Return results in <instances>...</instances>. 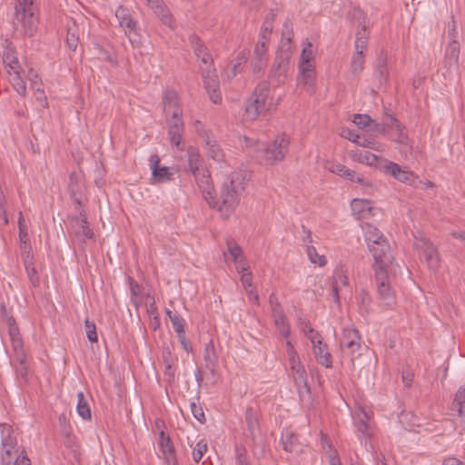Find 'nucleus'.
<instances>
[{"label": "nucleus", "mask_w": 465, "mask_h": 465, "mask_svg": "<svg viewBox=\"0 0 465 465\" xmlns=\"http://www.w3.org/2000/svg\"><path fill=\"white\" fill-rule=\"evenodd\" d=\"M207 144L209 155L215 161H222L224 157V154L220 145L217 144L215 142L213 143L211 142H208Z\"/></svg>", "instance_id": "nucleus-51"}, {"label": "nucleus", "mask_w": 465, "mask_h": 465, "mask_svg": "<svg viewBox=\"0 0 465 465\" xmlns=\"http://www.w3.org/2000/svg\"><path fill=\"white\" fill-rule=\"evenodd\" d=\"M351 207L352 213L357 216L359 220L366 218L368 215L371 214L372 207L371 201L353 199L351 203Z\"/></svg>", "instance_id": "nucleus-26"}, {"label": "nucleus", "mask_w": 465, "mask_h": 465, "mask_svg": "<svg viewBox=\"0 0 465 465\" xmlns=\"http://www.w3.org/2000/svg\"><path fill=\"white\" fill-rule=\"evenodd\" d=\"M203 361L205 367H212L213 364H219V357L215 351L213 340H210L204 346Z\"/></svg>", "instance_id": "nucleus-32"}, {"label": "nucleus", "mask_w": 465, "mask_h": 465, "mask_svg": "<svg viewBox=\"0 0 465 465\" xmlns=\"http://www.w3.org/2000/svg\"><path fill=\"white\" fill-rule=\"evenodd\" d=\"M313 354L319 364L325 368L332 367V360L326 343L321 342L312 346Z\"/></svg>", "instance_id": "nucleus-25"}, {"label": "nucleus", "mask_w": 465, "mask_h": 465, "mask_svg": "<svg viewBox=\"0 0 465 465\" xmlns=\"http://www.w3.org/2000/svg\"><path fill=\"white\" fill-rule=\"evenodd\" d=\"M308 340L311 341L312 346L316 344H321L322 342V338L321 334L315 331L312 327H309L308 331H306V335Z\"/></svg>", "instance_id": "nucleus-63"}, {"label": "nucleus", "mask_w": 465, "mask_h": 465, "mask_svg": "<svg viewBox=\"0 0 465 465\" xmlns=\"http://www.w3.org/2000/svg\"><path fill=\"white\" fill-rule=\"evenodd\" d=\"M316 77L315 65L305 64L299 65V74L297 76L298 85L312 87Z\"/></svg>", "instance_id": "nucleus-23"}, {"label": "nucleus", "mask_w": 465, "mask_h": 465, "mask_svg": "<svg viewBox=\"0 0 465 465\" xmlns=\"http://www.w3.org/2000/svg\"><path fill=\"white\" fill-rule=\"evenodd\" d=\"M364 53L354 52L350 64V70L351 74L354 75L360 74L364 68Z\"/></svg>", "instance_id": "nucleus-38"}, {"label": "nucleus", "mask_w": 465, "mask_h": 465, "mask_svg": "<svg viewBox=\"0 0 465 465\" xmlns=\"http://www.w3.org/2000/svg\"><path fill=\"white\" fill-rule=\"evenodd\" d=\"M160 158L157 154H153L150 157V167L152 169V179L155 183H166L171 181L173 176L172 168L159 165Z\"/></svg>", "instance_id": "nucleus-16"}, {"label": "nucleus", "mask_w": 465, "mask_h": 465, "mask_svg": "<svg viewBox=\"0 0 465 465\" xmlns=\"http://www.w3.org/2000/svg\"><path fill=\"white\" fill-rule=\"evenodd\" d=\"M166 123L168 125V134L171 144L182 150L180 146L184 131V124L182 116H179V111L176 110L173 112V117H167Z\"/></svg>", "instance_id": "nucleus-12"}, {"label": "nucleus", "mask_w": 465, "mask_h": 465, "mask_svg": "<svg viewBox=\"0 0 465 465\" xmlns=\"http://www.w3.org/2000/svg\"><path fill=\"white\" fill-rule=\"evenodd\" d=\"M243 140L249 153L257 161L268 165L282 162L285 158L290 144L284 134L276 135L273 141L267 144L247 136H244Z\"/></svg>", "instance_id": "nucleus-2"}, {"label": "nucleus", "mask_w": 465, "mask_h": 465, "mask_svg": "<svg viewBox=\"0 0 465 465\" xmlns=\"http://www.w3.org/2000/svg\"><path fill=\"white\" fill-rule=\"evenodd\" d=\"M330 172L351 182H356L364 187H371V183L362 175L357 174L353 170L349 169L340 163H332L329 167Z\"/></svg>", "instance_id": "nucleus-15"}, {"label": "nucleus", "mask_w": 465, "mask_h": 465, "mask_svg": "<svg viewBox=\"0 0 465 465\" xmlns=\"http://www.w3.org/2000/svg\"><path fill=\"white\" fill-rule=\"evenodd\" d=\"M362 230L364 232V237L368 243V247H370V243H377L381 240H386L381 232L370 223H366L362 224Z\"/></svg>", "instance_id": "nucleus-33"}, {"label": "nucleus", "mask_w": 465, "mask_h": 465, "mask_svg": "<svg viewBox=\"0 0 465 465\" xmlns=\"http://www.w3.org/2000/svg\"><path fill=\"white\" fill-rule=\"evenodd\" d=\"M387 63V54L381 51L379 54L374 65V75L380 84H383L388 81L389 70Z\"/></svg>", "instance_id": "nucleus-22"}, {"label": "nucleus", "mask_w": 465, "mask_h": 465, "mask_svg": "<svg viewBox=\"0 0 465 465\" xmlns=\"http://www.w3.org/2000/svg\"><path fill=\"white\" fill-rule=\"evenodd\" d=\"M11 76V83L14 89L17 92V94L25 97L26 95V84L20 75V70L12 72Z\"/></svg>", "instance_id": "nucleus-41"}, {"label": "nucleus", "mask_w": 465, "mask_h": 465, "mask_svg": "<svg viewBox=\"0 0 465 465\" xmlns=\"http://www.w3.org/2000/svg\"><path fill=\"white\" fill-rule=\"evenodd\" d=\"M153 10L154 14L159 17V19L163 22V24H164L172 29L174 28L175 23L173 15L163 2L157 5H153Z\"/></svg>", "instance_id": "nucleus-28"}, {"label": "nucleus", "mask_w": 465, "mask_h": 465, "mask_svg": "<svg viewBox=\"0 0 465 465\" xmlns=\"http://www.w3.org/2000/svg\"><path fill=\"white\" fill-rule=\"evenodd\" d=\"M291 369L292 371L295 372V381L297 383H303L306 384L307 382V375L306 371L304 370V367L302 366L299 356H292V358L289 359Z\"/></svg>", "instance_id": "nucleus-31"}, {"label": "nucleus", "mask_w": 465, "mask_h": 465, "mask_svg": "<svg viewBox=\"0 0 465 465\" xmlns=\"http://www.w3.org/2000/svg\"><path fill=\"white\" fill-rule=\"evenodd\" d=\"M332 282H337V285L340 287L341 285L347 286L349 284L348 277L345 275L343 270L337 269L334 272Z\"/></svg>", "instance_id": "nucleus-58"}, {"label": "nucleus", "mask_w": 465, "mask_h": 465, "mask_svg": "<svg viewBox=\"0 0 465 465\" xmlns=\"http://www.w3.org/2000/svg\"><path fill=\"white\" fill-rule=\"evenodd\" d=\"M24 265H25V271H26V273H27V276H28V279H29L31 284L34 287L38 286L40 283V279H39L38 272L35 267L34 261H32L31 262H25Z\"/></svg>", "instance_id": "nucleus-46"}, {"label": "nucleus", "mask_w": 465, "mask_h": 465, "mask_svg": "<svg viewBox=\"0 0 465 465\" xmlns=\"http://www.w3.org/2000/svg\"><path fill=\"white\" fill-rule=\"evenodd\" d=\"M384 170L387 173L391 174L395 179H397L401 170V167L396 163L387 162V163L384 165Z\"/></svg>", "instance_id": "nucleus-64"}, {"label": "nucleus", "mask_w": 465, "mask_h": 465, "mask_svg": "<svg viewBox=\"0 0 465 465\" xmlns=\"http://www.w3.org/2000/svg\"><path fill=\"white\" fill-rule=\"evenodd\" d=\"M352 23L357 24L356 39L354 43L355 52L364 53L367 48L369 33L366 27V16L361 9H353L350 13Z\"/></svg>", "instance_id": "nucleus-8"}, {"label": "nucleus", "mask_w": 465, "mask_h": 465, "mask_svg": "<svg viewBox=\"0 0 465 465\" xmlns=\"http://www.w3.org/2000/svg\"><path fill=\"white\" fill-rule=\"evenodd\" d=\"M3 62L7 67V73L12 75V72L20 70L19 61L16 55L15 49L12 46V44L5 41V45L3 50Z\"/></svg>", "instance_id": "nucleus-19"}, {"label": "nucleus", "mask_w": 465, "mask_h": 465, "mask_svg": "<svg viewBox=\"0 0 465 465\" xmlns=\"http://www.w3.org/2000/svg\"><path fill=\"white\" fill-rule=\"evenodd\" d=\"M363 418H360L359 420L355 422V426L357 428V430L361 433L362 435L367 434L368 430V420L369 417L366 412L362 411Z\"/></svg>", "instance_id": "nucleus-62"}, {"label": "nucleus", "mask_w": 465, "mask_h": 465, "mask_svg": "<svg viewBox=\"0 0 465 465\" xmlns=\"http://www.w3.org/2000/svg\"><path fill=\"white\" fill-rule=\"evenodd\" d=\"M312 43L306 39L305 45L303 46L301 54V62L299 65L314 64L313 53L312 50Z\"/></svg>", "instance_id": "nucleus-42"}, {"label": "nucleus", "mask_w": 465, "mask_h": 465, "mask_svg": "<svg viewBox=\"0 0 465 465\" xmlns=\"http://www.w3.org/2000/svg\"><path fill=\"white\" fill-rule=\"evenodd\" d=\"M351 141L363 148H370L377 152H381V144L371 137L366 135H355V138H351Z\"/></svg>", "instance_id": "nucleus-34"}, {"label": "nucleus", "mask_w": 465, "mask_h": 465, "mask_svg": "<svg viewBox=\"0 0 465 465\" xmlns=\"http://www.w3.org/2000/svg\"><path fill=\"white\" fill-rule=\"evenodd\" d=\"M115 17L118 20L119 26L124 30L131 45L134 47L137 46L139 41L133 38L134 35H137V22L132 17L130 10L121 5L115 10Z\"/></svg>", "instance_id": "nucleus-7"}, {"label": "nucleus", "mask_w": 465, "mask_h": 465, "mask_svg": "<svg viewBox=\"0 0 465 465\" xmlns=\"http://www.w3.org/2000/svg\"><path fill=\"white\" fill-rule=\"evenodd\" d=\"M32 88L33 90L35 91V94H36V99L38 101H40L41 103H45V106L47 107V101H46V96L44 93V90L42 88V84L41 83H37L36 81H34L32 83Z\"/></svg>", "instance_id": "nucleus-60"}, {"label": "nucleus", "mask_w": 465, "mask_h": 465, "mask_svg": "<svg viewBox=\"0 0 465 465\" xmlns=\"http://www.w3.org/2000/svg\"><path fill=\"white\" fill-rule=\"evenodd\" d=\"M353 123L359 127L365 128L371 125L372 119L368 114H355Z\"/></svg>", "instance_id": "nucleus-57"}, {"label": "nucleus", "mask_w": 465, "mask_h": 465, "mask_svg": "<svg viewBox=\"0 0 465 465\" xmlns=\"http://www.w3.org/2000/svg\"><path fill=\"white\" fill-rule=\"evenodd\" d=\"M369 250L374 259L373 269L375 272L377 271H388L394 258L387 240H381L377 243H370Z\"/></svg>", "instance_id": "nucleus-5"}, {"label": "nucleus", "mask_w": 465, "mask_h": 465, "mask_svg": "<svg viewBox=\"0 0 465 465\" xmlns=\"http://www.w3.org/2000/svg\"><path fill=\"white\" fill-rule=\"evenodd\" d=\"M451 410L460 417L465 416V387H460L451 404Z\"/></svg>", "instance_id": "nucleus-36"}, {"label": "nucleus", "mask_w": 465, "mask_h": 465, "mask_svg": "<svg viewBox=\"0 0 465 465\" xmlns=\"http://www.w3.org/2000/svg\"><path fill=\"white\" fill-rule=\"evenodd\" d=\"M375 281L381 304L385 308H392L396 304V297L389 282L388 271H377Z\"/></svg>", "instance_id": "nucleus-6"}, {"label": "nucleus", "mask_w": 465, "mask_h": 465, "mask_svg": "<svg viewBox=\"0 0 465 465\" xmlns=\"http://www.w3.org/2000/svg\"><path fill=\"white\" fill-rule=\"evenodd\" d=\"M77 413L84 420H89L92 418L90 406L83 391L77 393Z\"/></svg>", "instance_id": "nucleus-35"}, {"label": "nucleus", "mask_w": 465, "mask_h": 465, "mask_svg": "<svg viewBox=\"0 0 465 465\" xmlns=\"http://www.w3.org/2000/svg\"><path fill=\"white\" fill-rule=\"evenodd\" d=\"M460 54V44L457 40H452L446 48L445 62L450 66H457Z\"/></svg>", "instance_id": "nucleus-30"}, {"label": "nucleus", "mask_w": 465, "mask_h": 465, "mask_svg": "<svg viewBox=\"0 0 465 465\" xmlns=\"http://www.w3.org/2000/svg\"><path fill=\"white\" fill-rule=\"evenodd\" d=\"M77 28L76 25L74 22L72 25H68L67 28V35H66V43L68 47L74 51L78 45V35L76 34Z\"/></svg>", "instance_id": "nucleus-44"}, {"label": "nucleus", "mask_w": 465, "mask_h": 465, "mask_svg": "<svg viewBox=\"0 0 465 465\" xmlns=\"http://www.w3.org/2000/svg\"><path fill=\"white\" fill-rule=\"evenodd\" d=\"M291 56L289 54L276 52V55L270 70V78L276 79L277 83H282L287 74Z\"/></svg>", "instance_id": "nucleus-14"}, {"label": "nucleus", "mask_w": 465, "mask_h": 465, "mask_svg": "<svg viewBox=\"0 0 465 465\" xmlns=\"http://www.w3.org/2000/svg\"><path fill=\"white\" fill-rule=\"evenodd\" d=\"M195 181L202 191L204 198L209 202L214 200L213 196V185L211 180V176L206 169H203L194 174Z\"/></svg>", "instance_id": "nucleus-18"}, {"label": "nucleus", "mask_w": 465, "mask_h": 465, "mask_svg": "<svg viewBox=\"0 0 465 465\" xmlns=\"http://www.w3.org/2000/svg\"><path fill=\"white\" fill-rule=\"evenodd\" d=\"M188 170L192 174H194L203 169V160L196 148L190 147L188 149Z\"/></svg>", "instance_id": "nucleus-27"}, {"label": "nucleus", "mask_w": 465, "mask_h": 465, "mask_svg": "<svg viewBox=\"0 0 465 465\" xmlns=\"http://www.w3.org/2000/svg\"><path fill=\"white\" fill-rule=\"evenodd\" d=\"M160 457L164 460L165 465H178L175 450L168 449L167 452L162 453Z\"/></svg>", "instance_id": "nucleus-61"}, {"label": "nucleus", "mask_w": 465, "mask_h": 465, "mask_svg": "<svg viewBox=\"0 0 465 465\" xmlns=\"http://www.w3.org/2000/svg\"><path fill=\"white\" fill-rule=\"evenodd\" d=\"M71 226L74 234L83 242L94 237V232L89 227L85 214L83 212L79 213V216H72L70 218Z\"/></svg>", "instance_id": "nucleus-13"}, {"label": "nucleus", "mask_w": 465, "mask_h": 465, "mask_svg": "<svg viewBox=\"0 0 465 465\" xmlns=\"http://www.w3.org/2000/svg\"><path fill=\"white\" fill-rule=\"evenodd\" d=\"M189 40L193 49V52L198 58H201V56H203V54L208 52L207 47L203 45L202 40L196 35H192Z\"/></svg>", "instance_id": "nucleus-43"}, {"label": "nucleus", "mask_w": 465, "mask_h": 465, "mask_svg": "<svg viewBox=\"0 0 465 465\" xmlns=\"http://www.w3.org/2000/svg\"><path fill=\"white\" fill-rule=\"evenodd\" d=\"M274 319V324L283 337H288L291 334V328L290 325L286 320L285 314H276V316H273Z\"/></svg>", "instance_id": "nucleus-40"}, {"label": "nucleus", "mask_w": 465, "mask_h": 465, "mask_svg": "<svg viewBox=\"0 0 465 465\" xmlns=\"http://www.w3.org/2000/svg\"><path fill=\"white\" fill-rule=\"evenodd\" d=\"M21 256L25 262H31L34 261V255L32 253V246L30 242L20 243Z\"/></svg>", "instance_id": "nucleus-54"}, {"label": "nucleus", "mask_w": 465, "mask_h": 465, "mask_svg": "<svg viewBox=\"0 0 465 465\" xmlns=\"http://www.w3.org/2000/svg\"><path fill=\"white\" fill-rule=\"evenodd\" d=\"M34 0H17L15 6V25H21V33L25 36L34 35L37 27V17L35 15ZM18 30V27H16Z\"/></svg>", "instance_id": "nucleus-4"}, {"label": "nucleus", "mask_w": 465, "mask_h": 465, "mask_svg": "<svg viewBox=\"0 0 465 465\" xmlns=\"http://www.w3.org/2000/svg\"><path fill=\"white\" fill-rule=\"evenodd\" d=\"M292 37L282 36L280 47L277 52L292 55Z\"/></svg>", "instance_id": "nucleus-59"}, {"label": "nucleus", "mask_w": 465, "mask_h": 465, "mask_svg": "<svg viewBox=\"0 0 465 465\" xmlns=\"http://www.w3.org/2000/svg\"><path fill=\"white\" fill-rule=\"evenodd\" d=\"M269 43L258 41L252 58L251 65L253 73H260L266 64Z\"/></svg>", "instance_id": "nucleus-17"}, {"label": "nucleus", "mask_w": 465, "mask_h": 465, "mask_svg": "<svg viewBox=\"0 0 465 465\" xmlns=\"http://www.w3.org/2000/svg\"><path fill=\"white\" fill-rule=\"evenodd\" d=\"M360 332L353 328H344L340 341V347L344 354L353 359L354 353L361 348Z\"/></svg>", "instance_id": "nucleus-10"}, {"label": "nucleus", "mask_w": 465, "mask_h": 465, "mask_svg": "<svg viewBox=\"0 0 465 465\" xmlns=\"http://www.w3.org/2000/svg\"><path fill=\"white\" fill-rule=\"evenodd\" d=\"M380 156L362 149H357L352 152V159L360 163L366 165H375Z\"/></svg>", "instance_id": "nucleus-29"}, {"label": "nucleus", "mask_w": 465, "mask_h": 465, "mask_svg": "<svg viewBox=\"0 0 465 465\" xmlns=\"http://www.w3.org/2000/svg\"><path fill=\"white\" fill-rule=\"evenodd\" d=\"M417 248L421 259L425 261L431 271H436L440 267V254L437 248L429 240L420 239L417 243Z\"/></svg>", "instance_id": "nucleus-11"}, {"label": "nucleus", "mask_w": 465, "mask_h": 465, "mask_svg": "<svg viewBox=\"0 0 465 465\" xmlns=\"http://www.w3.org/2000/svg\"><path fill=\"white\" fill-rule=\"evenodd\" d=\"M272 31V19L269 20L268 18H266L261 27L258 41L269 43Z\"/></svg>", "instance_id": "nucleus-47"}, {"label": "nucleus", "mask_w": 465, "mask_h": 465, "mask_svg": "<svg viewBox=\"0 0 465 465\" xmlns=\"http://www.w3.org/2000/svg\"><path fill=\"white\" fill-rule=\"evenodd\" d=\"M206 451H207V442L203 440L198 441L193 450V460L195 462H199Z\"/></svg>", "instance_id": "nucleus-52"}, {"label": "nucleus", "mask_w": 465, "mask_h": 465, "mask_svg": "<svg viewBox=\"0 0 465 465\" xmlns=\"http://www.w3.org/2000/svg\"><path fill=\"white\" fill-rule=\"evenodd\" d=\"M227 252L231 255L234 263L238 262L239 258L242 256V248L235 243L232 240L227 241Z\"/></svg>", "instance_id": "nucleus-49"}, {"label": "nucleus", "mask_w": 465, "mask_h": 465, "mask_svg": "<svg viewBox=\"0 0 465 465\" xmlns=\"http://www.w3.org/2000/svg\"><path fill=\"white\" fill-rule=\"evenodd\" d=\"M158 445L161 454L163 452H167L168 449H172V450H174L173 444L172 443L170 437L166 435L163 430L160 432Z\"/></svg>", "instance_id": "nucleus-50"}, {"label": "nucleus", "mask_w": 465, "mask_h": 465, "mask_svg": "<svg viewBox=\"0 0 465 465\" xmlns=\"http://www.w3.org/2000/svg\"><path fill=\"white\" fill-rule=\"evenodd\" d=\"M269 93L270 85L268 83L262 82L256 86L252 96L245 104V120L252 122L260 116H265L268 112L276 107V104L270 97Z\"/></svg>", "instance_id": "nucleus-3"}, {"label": "nucleus", "mask_w": 465, "mask_h": 465, "mask_svg": "<svg viewBox=\"0 0 465 465\" xmlns=\"http://www.w3.org/2000/svg\"><path fill=\"white\" fill-rule=\"evenodd\" d=\"M13 352H14V359L15 361H17L20 364L19 371L24 376L26 374V353L24 349V341L23 339H18L11 341Z\"/></svg>", "instance_id": "nucleus-24"}, {"label": "nucleus", "mask_w": 465, "mask_h": 465, "mask_svg": "<svg viewBox=\"0 0 465 465\" xmlns=\"http://www.w3.org/2000/svg\"><path fill=\"white\" fill-rule=\"evenodd\" d=\"M202 77L211 101L216 104H220L222 102V95L219 90L220 83L215 68H202Z\"/></svg>", "instance_id": "nucleus-9"}, {"label": "nucleus", "mask_w": 465, "mask_h": 465, "mask_svg": "<svg viewBox=\"0 0 465 465\" xmlns=\"http://www.w3.org/2000/svg\"><path fill=\"white\" fill-rule=\"evenodd\" d=\"M245 422L250 435L253 438L255 431L259 429V421L256 411L252 407L246 410Z\"/></svg>", "instance_id": "nucleus-37"}, {"label": "nucleus", "mask_w": 465, "mask_h": 465, "mask_svg": "<svg viewBox=\"0 0 465 465\" xmlns=\"http://www.w3.org/2000/svg\"><path fill=\"white\" fill-rule=\"evenodd\" d=\"M176 110L179 111V116H182L177 93L173 89H167L163 96V113L166 118L173 117V113Z\"/></svg>", "instance_id": "nucleus-20"}, {"label": "nucleus", "mask_w": 465, "mask_h": 465, "mask_svg": "<svg viewBox=\"0 0 465 465\" xmlns=\"http://www.w3.org/2000/svg\"><path fill=\"white\" fill-rule=\"evenodd\" d=\"M307 255L310 261L314 264H318L319 266H324L327 263L325 256L319 254L315 247L312 245L307 246Z\"/></svg>", "instance_id": "nucleus-45"}, {"label": "nucleus", "mask_w": 465, "mask_h": 465, "mask_svg": "<svg viewBox=\"0 0 465 465\" xmlns=\"http://www.w3.org/2000/svg\"><path fill=\"white\" fill-rule=\"evenodd\" d=\"M77 185L74 180V173L70 175L69 192L72 194L74 203L77 205L76 209L82 205L81 199L77 196Z\"/></svg>", "instance_id": "nucleus-55"}, {"label": "nucleus", "mask_w": 465, "mask_h": 465, "mask_svg": "<svg viewBox=\"0 0 465 465\" xmlns=\"http://www.w3.org/2000/svg\"><path fill=\"white\" fill-rule=\"evenodd\" d=\"M84 328L86 331L87 339L91 342H96L98 341V336L96 333V327L93 322H90L88 319L84 322Z\"/></svg>", "instance_id": "nucleus-53"}, {"label": "nucleus", "mask_w": 465, "mask_h": 465, "mask_svg": "<svg viewBox=\"0 0 465 465\" xmlns=\"http://www.w3.org/2000/svg\"><path fill=\"white\" fill-rule=\"evenodd\" d=\"M250 178L251 174L246 170L232 172L222 185L219 199L209 202V204L213 207H218L220 212H224L227 214L232 213L240 203Z\"/></svg>", "instance_id": "nucleus-1"}, {"label": "nucleus", "mask_w": 465, "mask_h": 465, "mask_svg": "<svg viewBox=\"0 0 465 465\" xmlns=\"http://www.w3.org/2000/svg\"><path fill=\"white\" fill-rule=\"evenodd\" d=\"M1 441L4 452L6 456H11L13 450L17 445L16 437L14 435L13 428L10 425L1 426Z\"/></svg>", "instance_id": "nucleus-21"}, {"label": "nucleus", "mask_w": 465, "mask_h": 465, "mask_svg": "<svg viewBox=\"0 0 465 465\" xmlns=\"http://www.w3.org/2000/svg\"><path fill=\"white\" fill-rule=\"evenodd\" d=\"M297 442V436H295L291 430H285L282 434V444L284 450L287 452L294 451L295 445Z\"/></svg>", "instance_id": "nucleus-39"}, {"label": "nucleus", "mask_w": 465, "mask_h": 465, "mask_svg": "<svg viewBox=\"0 0 465 465\" xmlns=\"http://www.w3.org/2000/svg\"><path fill=\"white\" fill-rule=\"evenodd\" d=\"M171 322L177 335L185 333L184 320L180 315L171 317Z\"/></svg>", "instance_id": "nucleus-56"}, {"label": "nucleus", "mask_w": 465, "mask_h": 465, "mask_svg": "<svg viewBox=\"0 0 465 465\" xmlns=\"http://www.w3.org/2000/svg\"><path fill=\"white\" fill-rule=\"evenodd\" d=\"M397 132V136L394 139V141L401 144L403 148V150L410 151L411 149V146L409 143V137L407 134L404 132V127L402 125L400 126L399 129H395Z\"/></svg>", "instance_id": "nucleus-48"}]
</instances>
